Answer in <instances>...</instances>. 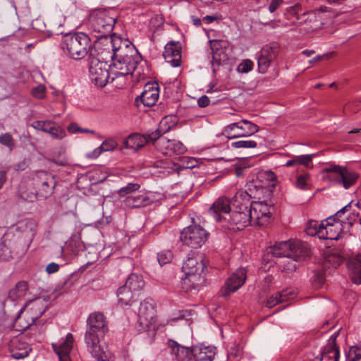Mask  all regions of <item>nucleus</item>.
Instances as JSON below:
<instances>
[{"label": "nucleus", "instance_id": "1", "mask_svg": "<svg viewBox=\"0 0 361 361\" xmlns=\"http://www.w3.org/2000/svg\"><path fill=\"white\" fill-rule=\"evenodd\" d=\"M102 47H104V52L102 51L101 54H104L106 58L112 60L111 65H109L112 80L133 74L141 59L133 44L127 40L123 41L116 35L105 38L96 44L98 51L102 49Z\"/></svg>", "mask_w": 361, "mask_h": 361}, {"label": "nucleus", "instance_id": "2", "mask_svg": "<svg viewBox=\"0 0 361 361\" xmlns=\"http://www.w3.org/2000/svg\"><path fill=\"white\" fill-rule=\"evenodd\" d=\"M350 209V204H347L334 216H331L324 220V230H322L321 239L338 240L342 233L349 231L359 216L358 213H351L343 216Z\"/></svg>", "mask_w": 361, "mask_h": 361}, {"label": "nucleus", "instance_id": "3", "mask_svg": "<svg viewBox=\"0 0 361 361\" xmlns=\"http://www.w3.org/2000/svg\"><path fill=\"white\" fill-rule=\"evenodd\" d=\"M270 252L276 257L290 259L284 269L292 271L296 268L293 261H299L309 256L310 250L306 244L300 240H288L276 243L270 247Z\"/></svg>", "mask_w": 361, "mask_h": 361}, {"label": "nucleus", "instance_id": "4", "mask_svg": "<svg viewBox=\"0 0 361 361\" xmlns=\"http://www.w3.org/2000/svg\"><path fill=\"white\" fill-rule=\"evenodd\" d=\"M204 269V257L202 254H188L182 267L183 271L185 275V278L183 279L184 283L192 282V286H195Z\"/></svg>", "mask_w": 361, "mask_h": 361}, {"label": "nucleus", "instance_id": "5", "mask_svg": "<svg viewBox=\"0 0 361 361\" xmlns=\"http://www.w3.org/2000/svg\"><path fill=\"white\" fill-rule=\"evenodd\" d=\"M90 22L94 32L102 36L109 34L115 25V16L106 9H94L90 14Z\"/></svg>", "mask_w": 361, "mask_h": 361}, {"label": "nucleus", "instance_id": "6", "mask_svg": "<svg viewBox=\"0 0 361 361\" xmlns=\"http://www.w3.org/2000/svg\"><path fill=\"white\" fill-rule=\"evenodd\" d=\"M137 322L140 330L152 331L154 335L157 329L156 324L157 310L155 304L152 300H144L140 302L137 313Z\"/></svg>", "mask_w": 361, "mask_h": 361}, {"label": "nucleus", "instance_id": "7", "mask_svg": "<svg viewBox=\"0 0 361 361\" xmlns=\"http://www.w3.org/2000/svg\"><path fill=\"white\" fill-rule=\"evenodd\" d=\"M322 173H331V178L346 190L354 185L359 178V174L353 169L335 164L323 169Z\"/></svg>", "mask_w": 361, "mask_h": 361}, {"label": "nucleus", "instance_id": "8", "mask_svg": "<svg viewBox=\"0 0 361 361\" xmlns=\"http://www.w3.org/2000/svg\"><path fill=\"white\" fill-rule=\"evenodd\" d=\"M89 75L96 86L104 87L111 78L109 65L98 58L90 56Z\"/></svg>", "mask_w": 361, "mask_h": 361}, {"label": "nucleus", "instance_id": "9", "mask_svg": "<svg viewBox=\"0 0 361 361\" xmlns=\"http://www.w3.org/2000/svg\"><path fill=\"white\" fill-rule=\"evenodd\" d=\"M209 233L197 225L189 226L180 233V240L184 245L196 249L206 242Z\"/></svg>", "mask_w": 361, "mask_h": 361}, {"label": "nucleus", "instance_id": "10", "mask_svg": "<svg viewBox=\"0 0 361 361\" xmlns=\"http://www.w3.org/2000/svg\"><path fill=\"white\" fill-rule=\"evenodd\" d=\"M104 333L87 329L85 334V342L88 351L99 361H109V353L100 344V338Z\"/></svg>", "mask_w": 361, "mask_h": 361}, {"label": "nucleus", "instance_id": "11", "mask_svg": "<svg viewBox=\"0 0 361 361\" xmlns=\"http://www.w3.org/2000/svg\"><path fill=\"white\" fill-rule=\"evenodd\" d=\"M69 57L74 60L83 59L87 54L90 39L84 32L69 33Z\"/></svg>", "mask_w": 361, "mask_h": 361}, {"label": "nucleus", "instance_id": "12", "mask_svg": "<svg viewBox=\"0 0 361 361\" xmlns=\"http://www.w3.org/2000/svg\"><path fill=\"white\" fill-rule=\"evenodd\" d=\"M31 185L38 192V197L45 200L52 194L55 181L50 173L45 171H38L32 176Z\"/></svg>", "mask_w": 361, "mask_h": 361}, {"label": "nucleus", "instance_id": "13", "mask_svg": "<svg viewBox=\"0 0 361 361\" xmlns=\"http://www.w3.org/2000/svg\"><path fill=\"white\" fill-rule=\"evenodd\" d=\"M259 130L257 125L250 121L243 119L239 122L233 123L224 128L225 135L230 139L247 137Z\"/></svg>", "mask_w": 361, "mask_h": 361}, {"label": "nucleus", "instance_id": "14", "mask_svg": "<svg viewBox=\"0 0 361 361\" xmlns=\"http://www.w3.org/2000/svg\"><path fill=\"white\" fill-rule=\"evenodd\" d=\"M271 206L264 201H252L249 210L252 216L254 226L267 225L271 217Z\"/></svg>", "mask_w": 361, "mask_h": 361}, {"label": "nucleus", "instance_id": "15", "mask_svg": "<svg viewBox=\"0 0 361 361\" xmlns=\"http://www.w3.org/2000/svg\"><path fill=\"white\" fill-rule=\"evenodd\" d=\"M250 214L249 208H234L226 221V226L231 229L242 230L250 225H253Z\"/></svg>", "mask_w": 361, "mask_h": 361}, {"label": "nucleus", "instance_id": "16", "mask_svg": "<svg viewBox=\"0 0 361 361\" xmlns=\"http://www.w3.org/2000/svg\"><path fill=\"white\" fill-rule=\"evenodd\" d=\"M231 200L225 195L218 197L209 209V212L218 222H226L230 215Z\"/></svg>", "mask_w": 361, "mask_h": 361}, {"label": "nucleus", "instance_id": "17", "mask_svg": "<svg viewBox=\"0 0 361 361\" xmlns=\"http://www.w3.org/2000/svg\"><path fill=\"white\" fill-rule=\"evenodd\" d=\"M299 20V32L300 33H309L317 30L322 27L321 18L313 11L302 13L297 16Z\"/></svg>", "mask_w": 361, "mask_h": 361}, {"label": "nucleus", "instance_id": "18", "mask_svg": "<svg viewBox=\"0 0 361 361\" xmlns=\"http://www.w3.org/2000/svg\"><path fill=\"white\" fill-rule=\"evenodd\" d=\"M155 145L162 154L168 156L183 154L187 150L181 142L176 140H167L165 137L158 140Z\"/></svg>", "mask_w": 361, "mask_h": 361}, {"label": "nucleus", "instance_id": "19", "mask_svg": "<svg viewBox=\"0 0 361 361\" xmlns=\"http://www.w3.org/2000/svg\"><path fill=\"white\" fill-rule=\"evenodd\" d=\"M247 271L244 268H239L226 281L224 295H226L238 290L245 283Z\"/></svg>", "mask_w": 361, "mask_h": 361}, {"label": "nucleus", "instance_id": "20", "mask_svg": "<svg viewBox=\"0 0 361 361\" xmlns=\"http://www.w3.org/2000/svg\"><path fill=\"white\" fill-rule=\"evenodd\" d=\"M277 54L276 47L265 46L262 49L257 60L259 71L261 73L267 72L270 63L276 59Z\"/></svg>", "mask_w": 361, "mask_h": 361}, {"label": "nucleus", "instance_id": "21", "mask_svg": "<svg viewBox=\"0 0 361 361\" xmlns=\"http://www.w3.org/2000/svg\"><path fill=\"white\" fill-rule=\"evenodd\" d=\"M163 56L165 61L173 67L180 65L181 52L178 42H170L164 47Z\"/></svg>", "mask_w": 361, "mask_h": 361}, {"label": "nucleus", "instance_id": "22", "mask_svg": "<svg viewBox=\"0 0 361 361\" xmlns=\"http://www.w3.org/2000/svg\"><path fill=\"white\" fill-rule=\"evenodd\" d=\"M31 126L35 129L49 133L51 137L56 139H62L66 136V131L51 121H35Z\"/></svg>", "mask_w": 361, "mask_h": 361}, {"label": "nucleus", "instance_id": "23", "mask_svg": "<svg viewBox=\"0 0 361 361\" xmlns=\"http://www.w3.org/2000/svg\"><path fill=\"white\" fill-rule=\"evenodd\" d=\"M159 96V87L157 82H148L144 87L140 96L141 102L146 106H154Z\"/></svg>", "mask_w": 361, "mask_h": 361}, {"label": "nucleus", "instance_id": "24", "mask_svg": "<svg viewBox=\"0 0 361 361\" xmlns=\"http://www.w3.org/2000/svg\"><path fill=\"white\" fill-rule=\"evenodd\" d=\"M177 123V119L173 116H164L159 123L158 128L150 133L152 142H155L159 140V137L169 132L173 127Z\"/></svg>", "mask_w": 361, "mask_h": 361}, {"label": "nucleus", "instance_id": "25", "mask_svg": "<svg viewBox=\"0 0 361 361\" xmlns=\"http://www.w3.org/2000/svg\"><path fill=\"white\" fill-rule=\"evenodd\" d=\"M9 350L13 358L19 360L28 356L31 348L26 342L15 338L11 341Z\"/></svg>", "mask_w": 361, "mask_h": 361}, {"label": "nucleus", "instance_id": "26", "mask_svg": "<svg viewBox=\"0 0 361 361\" xmlns=\"http://www.w3.org/2000/svg\"><path fill=\"white\" fill-rule=\"evenodd\" d=\"M87 329L105 334L108 331L106 317L101 312H93L87 320Z\"/></svg>", "mask_w": 361, "mask_h": 361}, {"label": "nucleus", "instance_id": "27", "mask_svg": "<svg viewBox=\"0 0 361 361\" xmlns=\"http://www.w3.org/2000/svg\"><path fill=\"white\" fill-rule=\"evenodd\" d=\"M337 333H334L329 338L327 345L321 353L320 361H338L339 358V350L336 345Z\"/></svg>", "mask_w": 361, "mask_h": 361}, {"label": "nucleus", "instance_id": "28", "mask_svg": "<svg viewBox=\"0 0 361 361\" xmlns=\"http://www.w3.org/2000/svg\"><path fill=\"white\" fill-rule=\"evenodd\" d=\"M209 42L212 51L213 60L215 61L218 64H219L221 61H226L228 59L225 51L228 46V41L214 39L210 40Z\"/></svg>", "mask_w": 361, "mask_h": 361}, {"label": "nucleus", "instance_id": "29", "mask_svg": "<svg viewBox=\"0 0 361 361\" xmlns=\"http://www.w3.org/2000/svg\"><path fill=\"white\" fill-rule=\"evenodd\" d=\"M108 177L107 173L96 169L90 171L87 176H81L77 180V187L79 189H85L88 186V181L93 180L94 183H100L105 180Z\"/></svg>", "mask_w": 361, "mask_h": 361}, {"label": "nucleus", "instance_id": "30", "mask_svg": "<svg viewBox=\"0 0 361 361\" xmlns=\"http://www.w3.org/2000/svg\"><path fill=\"white\" fill-rule=\"evenodd\" d=\"M169 346L171 349L172 354L176 357L178 361H189L192 356V349L184 347L177 342L170 340Z\"/></svg>", "mask_w": 361, "mask_h": 361}, {"label": "nucleus", "instance_id": "31", "mask_svg": "<svg viewBox=\"0 0 361 361\" xmlns=\"http://www.w3.org/2000/svg\"><path fill=\"white\" fill-rule=\"evenodd\" d=\"M155 201L154 197L140 194L136 196H128L125 200V203L128 207L139 208L150 205Z\"/></svg>", "mask_w": 361, "mask_h": 361}, {"label": "nucleus", "instance_id": "32", "mask_svg": "<svg viewBox=\"0 0 361 361\" xmlns=\"http://www.w3.org/2000/svg\"><path fill=\"white\" fill-rule=\"evenodd\" d=\"M149 137L150 134H132L126 139L124 145L126 148L137 150L144 147L148 142L152 141Z\"/></svg>", "mask_w": 361, "mask_h": 361}, {"label": "nucleus", "instance_id": "33", "mask_svg": "<svg viewBox=\"0 0 361 361\" xmlns=\"http://www.w3.org/2000/svg\"><path fill=\"white\" fill-rule=\"evenodd\" d=\"M215 353L214 347L195 346L192 348V357L195 361H212Z\"/></svg>", "mask_w": 361, "mask_h": 361}, {"label": "nucleus", "instance_id": "34", "mask_svg": "<svg viewBox=\"0 0 361 361\" xmlns=\"http://www.w3.org/2000/svg\"><path fill=\"white\" fill-rule=\"evenodd\" d=\"M295 293L290 289H286L282 292L276 293L267 299L266 306L269 308H272L281 302L292 300L295 297Z\"/></svg>", "mask_w": 361, "mask_h": 361}, {"label": "nucleus", "instance_id": "35", "mask_svg": "<svg viewBox=\"0 0 361 361\" xmlns=\"http://www.w3.org/2000/svg\"><path fill=\"white\" fill-rule=\"evenodd\" d=\"M118 146V143L115 139L109 138L101 144V145L95 148L91 152L86 154L87 158L90 159H95L98 158L102 152H111L114 150Z\"/></svg>", "mask_w": 361, "mask_h": 361}, {"label": "nucleus", "instance_id": "36", "mask_svg": "<svg viewBox=\"0 0 361 361\" xmlns=\"http://www.w3.org/2000/svg\"><path fill=\"white\" fill-rule=\"evenodd\" d=\"M124 285L128 288L132 293L138 296L145 286V282L142 276L137 274H132L128 277Z\"/></svg>", "mask_w": 361, "mask_h": 361}, {"label": "nucleus", "instance_id": "37", "mask_svg": "<svg viewBox=\"0 0 361 361\" xmlns=\"http://www.w3.org/2000/svg\"><path fill=\"white\" fill-rule=\"evenodd\" d=\"M252 196L246 190H240L236 192L233 197V207L238 209L249 208L251 204Z\"/></svg>", "mask_w": 361, "mask_h": 361}, {"label": "nucleus", "instance_id": "38", "mask_svg": "<svg viewBox=\"0 0 361 361\" xmlns=\"http://www.w3.org/2000/svg\"><path fill=\"white\" fill-rule=\"evenodd\" d=\"M351 279L355 284H361V253L353 259L349 264Z\"/></svg>", "mask_w": 361, "mask_h": 361}, {"label": "nucleus", "instance_id": "39", "mask_svg": "<svg viewBox=\"0 0 361 361\" xmlns=\"http://www.w3.org/2000/svg\"><path fill=\"white\" fill-rule=\"evenodd\" d=\"M117 297L118 303L123 306L130 305L137 296L125 285H123L117 290Z\"/></svg>", "mask_w": 361, "mask_h": 361}, {"label": "nucleus", "instance_id": "40", "mask_svg": "<svg viewBox=\"0 0 361 361\" xmlns=\"http://www.w3.org/2000/svg\"><path fill=\"white\" fill-rule=\"evenodd\" d=\"M51 347L54 353L58 355L59 361H68V335L61 341L53 343Z\"/></svg>", "mask_w": 361, "mask_h": 361}, {"label": "nucleus", "instance_id": "41", "mask_svg": "<svg viewBox=\"0 0 361 361\" xmlns=\"http://www.w3.org/2000/svg\"><path fill=\"white\" fill-rule=\"evenodd\" d=\"M27 284L25 281H19L8 293V297L13 301L23 297L27 290Z\"/></svg>", "mask_w": 361, "mask_h": 361}, {"label": "nucleus", "instance_id": "42", "mask_svg": "<svg viewBox=\"0 0 361 361\" xmlns=\"http://www.w3.org/2000/svg\"><path fill=\"white\" fill-rule=\"evenodd\" d=\"M324 220L322 221H317L314 220H310L308 221L306 232L309 235H318L321 238L322 230H324Z\"/></svg>", "mask_w": 361, "mask_h": 361}, {"label": "nucleus", "instance_id": "43", "mask_svg": "<svg viewBox=\"0 0 361 361\" xmlns=\"http://www.w3.org/2000/svg\"><path fill=\"white\" fill-rule=\"evenodd\" d=\"M19 196L23 200L32 202L35 200H41L38 197V192L34 188L32 190H25L23 185L19 188Z\"/></svg>", "mask_w": 361, "mask_h": 361}, {"label": "nucleus", "instance_id": "44", "mask_svg": "<svg viewBox=\"0 0 361 361\" xmlns=\"http://www.w3.org/2000/svg\"><path fill=\"white\" fill-rule=\"evenodd\" d=\"M315 154L294 156L295 166L302 165L307 168L312 167V158Z\"/></svg>", "mask_w": 361, "mask_h": 361}, {"label": "nucleus", "instance_id": "45", "mask_svg": "<svg viewBox=\"0 0 361 361\" xmlns=\"http://www.w3.org/2000/svg\"><path fill=\"white\" fill-rule=\"evenodd\" d=\"M140 188V185L138 183H130L127 185L122 187L120 188L117 193L119 195V197H123L128 195H130L133 193V192H135L138 190Z\"/></svg>", "mask_w": 361, "mask_h": 361}, {"label": "nucleus", "instance_id": "46", "mask_svg": "<svg viewBox=\"0 0 361 361\" xmlns=\"http://www.w3.org/2000/svg\"><path fill=\"white\" fill-rule=\"evenodd\" d=\"M172 259L173 254L170 250H164L158 253L157 255V259L161 266L171 262Z\"/></svg>", "mask_w": 361, "mask_h": 361}, {"label": "nucleus", "instance_id": "47", "mask_svg": "<svg viewBox=\"0 0 361 361\" xmlns=\"http://www.w3.org/2000/svg\"><path fill=\"white\" fill-rule=\"evenodd\" d=\"M0 143L12 150L14 148L15 142L11 134L6 133L0 135Z\"/></svg>", "mask_w": 361, "mask_h": 361}, {"label": "nucleus", "instance_id": "48", "mask_svg": "<svg viewBox=\"0 0 361 361\" xmlns=\"http://www.w3.org/2000/svg\"><path fill=\"white\" fill-rule=\"evenodd\" d=\"M12 258L11 251L6 245L5 241L0 243V260L8 261Z\"/></svg>", "mask_w": 361, "mask_h": 361}, {"label": "nucleus", "instance_id": "49", "mask_svg": "<svg viewBox=\"0 0 361 361\" xmlns=\"http://www.w3.org/2000/svg\"><path fill=\"white\" fill-rule=\"evenodd\" d=\"M231 146L235 148H255L257 143L252 140H239L232 142Z\"/></svg>", "mask_w": 361, "mask_h": 361}, {"label": "nucleus", "instance_id": "50", "mask_svg": "<svg viewBox=\"0 0 361 361\" xmlns=\"http://www.w3.org/2000/svg\"><path fill=\"white\" fill-rule=\"evenodd\" d=\"M253 62L249 59L243 61L237 67L239 73H247L252 69Z\"/></svg>", "mask_w": 361, "mask_h": 361}, {"label": "nucleus", "instance_id": "51", "mask_svg": "<svg viewBox=\"0 0 361 361\" xmlns=\"http://www.w3.org/2000/svg\"><path fill=\"white\" fill-rule=\"evenodd\" d=\"M349 361H361V348L352 347L348 354Z\"/></svg>", "mask_w": 361, "mask_h": 361}, {"label": "nucleus", "instance_id": "52", "mask_svg": "<svg viewBox=\"0 0 361 361\" xmlns=\"http://www.w3.org/2000/svg\"><path fill=\"white\" fill-rule=\"evenodd\" d=\"M45 87L43 85H39L32 90V94L34 97L37 99H42L45 94Z\"/></svg>", "mask_w": 361, "mask_h": 361}, {"label": "nucleus", "instance_id": "53", "mask_svg": "<svg viewBox=\"0 0 361 361\" xmlns=\"http://www.w3.org/2000/svg\"><path fill=\"white\" fill-rule=\"evenodd\" d=\"M309 178V174L300 175L297 178L295 185L298 188L305 190L307 186V180Z\"/></svg>", "mask_w": 361, "mask_h": 361}, {"label": "nucleus", "instance_id": "54", "mask_svg": "<svg viewBox=\"0 0 361 361\" xmlns=\"http://www.w3.org/2000/svg\"><path fill=\"white\" fill-rule=\"evenodd\" d=\"M30 164V160L27 159H24L18 164L14 166V169L17 171H24L25 170Z\"/></svg>", "mask_w": 361, "mask_h": 361}, {"label": "nucleus", "instance_id": "55", "mask_svg": "<svg viewBox=\"0 0 361 361\" xmlns=\"http://www.w3.org/2000/svg\"><path fill=\"white\" fill-rule=\"evenodd\" d=\"M259 176L266 178L269 182H274L276 180V176L274 174V173H273L271 171L261 172Z\"/></svg>", "mask_w": 361, "mask_h": 361}, {"label": "nucleus", "instance_id": "56", "mask_svg": "<svg viewBox=\"0 0 361 361\" xmlns=\"http://www.w3.org/2000/svg\"><path fill=\"white\" fill-rule=\"evenodd\" d=\"M59 269V265L56 263H49L46 267V271L48 274L56 273Z\"/></svg>", "mask_w": 361, "mask_h": 361}, {"label": "nucleus", "instance_id": "57", "mask_svg": "<svg viewBox=\"0 0 361 361\" xmlns=\"http://www.w3.org/2000/svg\"><path fill=\"white\" fill-rule=\"evenodd\" d=\"M283 4V0H271L269 11L274 13Z\"/></svg>", "mask_w": 361, "mask_h": 361}, {"label": "nucleus", "instance_id": "58", "mask_svg": "<svg viewBox=\"0 0 361 361\" xmlns=\"http://www.w3.org/2000/svg\"><path fill=\"white\" fill-rule=\"evenodd\" d=\"M301 10V6L299 4H296L293 6L287 8V14L290 16H297Z\"/></svg>", "mask_w": 361, "mask_h": 361}, {"label": "nucleus", "instance_id": "59", "mask_svg": "<svg viewBox=\"0 0 361 361\" xmlns=\"http://www.w3.org/2000/svg\"><path fill=\"white\" fill-rule=\"evenodd\" d=\"M210 100L208 97L204 95L202 96L199 99L197 100L198 105L200 107H206L209 104Z\"/></svg>", "mask_w": 361, "mask_h": 361}, {"label": "nucleus", "instance_id": "60", "mask_svg": "<svg viewBox=\"0 0 361 361\" xmlns=\"http://www.w3.org/2000/svg\"><path fill=\"white\" fill-rule=\"evenodd\" d=\"M78 132L87 133V132H90V130H87V129L82 130L79 127H78L77 125L75 123L69 124V133H78Z\"/></svg>", "mask_w": 361, "mask_h": 361}, {"label": "nucleus", "instance_id": "61", "mask_svg": "<svg viewBox=\"0 0 361 361\" xmlns=\"http://www.w3.org/2000/svg\"><path fill=\"white\" fill-rule=\"evenodd\" d=\"M331 54H326L323 55H319L315 56L312 60L310 61V63L319 62L324 59H328L330 56Z\"/></svg>", "mask_w": 361, "mask_h": 361}, {"label": "nucleus", "instance_id": "62", "mask_svg": "<svg viewBox=\"0 0 361 361\" xmlns=\"http://www.w3.org/2000/svg\"><path fill=\"white\" fill-rule=\"evenodd\" d=\"M218 19L219 17L217 16H206L203 18V21L207 24H209Z\"/></svg>", "mask_w": 361, "mask_h": 361}, {"label": "nucleus", "instance_id": "63", "mask_svg": "<svg viewBox=\"0 0 361 361\" xmlns=\"http://www.w3.org/2000/svg\"><path fill=\"white\" fill-rule=\"evenodd\" d=\"M6 181V172L0 171V189L3 187L4 184Z\"/></svg>", "mask_w": 361, "mask_h": 361}, {"label": "nucleus", "instance_id": "64", "mask_svg": "<svg viewBox=\"0 0 361 361\" xmlns=\"http://www.w3.org/2000/svg\"><path fill=\"white\" fill-rule=\"evenodd\" d=\"M32 303V309H37L39 305H42V301L40 298L35 299L34 301H30Z\"/></svg>", "mask_w": 361, "mask_h": 361}]
</instances>
